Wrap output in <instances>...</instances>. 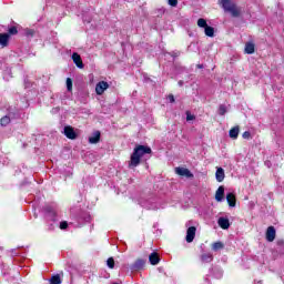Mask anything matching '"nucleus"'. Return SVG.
<instances>
[{
  "label": "nucleus",
  "instance_id": "obj_1",
  "mask_svg": "<svg viewBox=\"0 0 284 284\" xmlns=\"http://www.w3.org/2000/svg\"><path fill=\"white\" fill-rule=\"evenodd\" d=\"M144 154H152V149L145 145H138L133 153L131 154V160L129 161V168L134 170L141 163V158Z\"/></svg>",
  "mask_w": 284,
  "mask_h": 284
},
{
  "label": "nucleus",
  "instance_id": "obj_2",
  "mask_svg": "<svg viewBox=\"0 0 284 284\" xmlns=\"http://www.w3.org/2000/svg\"><path fill=\"white\" fill-rule=\"evenodd\" d=\"M221 6L225 12H230L232 17H240L241 10L236 8V4L232 0H221Z\"/></svg>",
  "mask_w": 284,
  "mask_h": 284
},
{
  "label": "nucleus",
  "instance_id": "obj_3",
  "mask_svg": "<svg viewBox=\"0 0 284 284\" xmlns=\"http://www.w3.org/2000/svg\"><path fill=\"white\" fill-rule=\"evenodd\" d=\"M175 173L179 174V176H185L186 179H194V174H192V172L186 168L178 166L175 168Z\"/></svg>",
  "mask_w": 284,
  "mask_h": 284
},
{
  "label": "nucleus",
  "instance_id": "obj_4",
  "mask_svg": "<svg viewBox=\"0 0 284 284\" xmlns=\"http://www.w3.org/2000/svg\"><path fill=\"white\" fill-rule=\"evenodd\" d=\"M110 88V84H108V82L105 81H101L95 85V92L97 94L101 95L103 94V92H105V90H108Z\"/></svg>",
  "mask_w": 284,
  "mask_h": 284
},
{
  "label": "nucleus",
  "instance_id": "obj_5",
  "mask_svg": "<svg viewBox=\"0 0 284 284\" xmlns=\"http://www.w3.org/2000/svg\"><path fill=\"white\" fill-rule=\"evenodd\" d=\"M195 236H196V227L190 226L186 231V237H185L186 243H192Z\"/></svg>",
  "mask_w": 284,
  "mask_h": 284
},
{
  "label": "nucleus",
  "instance_id": "obj_6",
  "mask_svg": "<svg viewBox=\"0 0 284 284\" xmlns=\"http://www.w3.org/2000/svg\"><path fill=\"white\" fill-rule=\"evenodd\" d=\"M63 134L64 136H67V139H71V141H74V139H77V132H74V128L72 126H64Z\"/></svg>",
  "mask_w": 284,
  "mask_h": 284
},
{
  "label": "nucleus",
  "instance_id": "obj_7",
  "mask_svg": "<svg viewBox=\"0 0 284 284\" xmlns=\"http://www.w3.org/2000/svg\"><path fill=\"white\" fill-rule=\"evenodd\" d=\"M274 239H276V229H274V226H268L266 230V241L272 243Z\"/></svg>",
  "mask_w": 284,
  "mask_h": 284
},
{
  "label": "nucleus",
  "instance_id": "obj_8",
  "mask_svg": "<svg viewBox=\"0 0 284 284\" xmlns=\"http://www.w3.org/2000/svg\"><path fill=\"white\" fill-rule=\"evenodd\" d=\"M143 267H145V260H136L135 263L132 264L131 270H133L134 272H139L141 270H143Z\"/></svg>",
  "mask_w": 284,
  "mask_h": 284
},
{
  "label": "nucleus",
  "instance_id": "obj_9",
  "mask_svg": "<svg viewBox=\"0 0 284 284\" xmlns=\"http://www.w3.org/2000/svg\"><path fill=\"white\" fill-rule=\"evenodd\" d=\"M72 60H73V63H75L77 68H80V70H83L84 68L83 60L81 59V55L79 53H73Z\"/></svg>",
  "mask_w": 284,
  "mask_h": 284
},
{
  "label": "nucleus",
  "instance_id": "obj_10",
  "mask_svg": "<svg viewBox=\"0 0 284 284\" xmlns=\"http://www.w3.org/2000/svg\"><path fill=\"white\" fill-rule=\"evenodd\" d=\"M224 196H225V187L219 186V189L215 192V201H217V203H221Z\"/></svg>",
  "mask_w": 284,
  "mask_h": 284
},
{
  "label": "nucleus",
  "instance_id": "obj_11",
  "mask_svg": "<svg viewBox=\"0 0 284 284\" xmlns=\"http://www.w3.org/2000/svg\"><path fill=\"white\" fill-rule=\"evenodd\" d=\"M215 179L217 183H223V181L225 180V170H223V168H217L215 172Z\"/></svg>",
  "mask_w": 284,
  "mask_h": 284
},
{
  "label": "nucleus",
  "instance_id": "obj_12",
  "mask_svg": "<svg viewBox=\"0 0 284 284\" xmlns=\"http://www.w3.org/2000/svg\"><path fill=\"white\" fill-rule=\"evenodd\" d=\"M217 224L222 230H230V220L227 217H220Z\"/></svg>",
  "mask_w": 284,
  "mask_h": 284
},
{
  "label": "nucleus",
  "instance_id": "obj_13",
  "mask_svg": "<svg viewBox=\"0 0 284 284\" xmlns=\"http://www.w3.org/2000/svg\"><path fill=\"white\" fill-rule=\"evenodd\" d=\"M200 260H201L202 263H212L214 261V255L211 252L203 253L200 256Z\"/></svg>",
  "mask_w": 284,
  "mask_h": 284
},
{
  "label": "nucleus",
  "instance_id": "obj_14",
  "mask_svg": "<svg viewBox=\"0 0 284 284\" xmlns=\"http://www.w3.org/2000/svg\"><path fill=\"white\" fill-rule=\"evenodd\" d=\"M9 41H10V34L9 33H0V45L2 48H7Z\"/></svg>",
  "mask_w": 284,
  "mask_h": 284
},
{
  "label": "nucleus",
  "instance_id": "obj_15",
  "mask_svg": "<svg viewBox=\"0 0 284 284\" xmlns=\"http://www.w3.org/2000/svg\"><path fill=\"white\" fill-rule=\"evenodd\" d=\"M226 201L230 207H236V195H234V193H227Z\"/></svg>",
  "mask_w": 284,
  "mask_h": 284
},
{
  "label": "nucleus",
  "instance_id": "obj_16",
  "mask_svg": "<svg viewBox=\"0 0 284 284\" xmlns=\"http://www.w3.org/2000/svg\"><path fill=\"white\" fill-rule=\"evenodd\" d=\"M101 141V132L95 131L90 138H89V143L91 144H97Z\"/></svg>",
  "mask_w": 284,
  "mask_h": 284
},
{
  "label": "nucleus",
  "instance_id": "obj_17",
  "mask_svg": "<svg viewBox=\"0 0 284 284\" xmlns=\"http://www.w3.org/2000/svg\"><path fill=\"white\" fill-rule=\"evenodd\" d=\"M149 261H150L151 265H159L161 258L159 257L158 253H151L149 255Z\"/></svg>",
  "mask_w": 284,
  "mask_h": 284
},
{
  "label": "nucleus",
  "instance_id": "obj_18",
  "mask_svg": "<svg viewBox=\"0 0 284 284\" xmlns=\"http://www.w3.org/2000/svg\"><path fill=\"white\" fill-rule=\"evenodd\" d=\"M239 132H241V129L239 126H234L229 131L230 139H239Z\"/></svg>",
  "mask_w": 284,
  "mask_h": 284
},
{
  "label": "nucleus",
  "instance_id": "obj_19",
  "mask_svg": "<svg viewBox=\"0 0 284 284\" xmlns=\"http://www.w3.org/2000/svg\"><path fill=\"white\" fill-rule=\"evenodd\" d=\"M254 50H255L254 43L247 42V43L245 44L244 52H245L246 54H254Z\"/></svg>",
  "mask_w": 284,
  "mask_h": 284
},
{
  "label": "nucleus",
  "instance_id": "obj_20",
  "mask_svg": "<svg viewBox=\"0 0 284 284\" xmlns=\"http://www.w3.org/2000/svg\"><path fill=\"white\" fill-rule=\"evenodd\" d=\"M224 245L222 242H215L212 244L213 252H219V250H223Z\"/></svg>",
  "mask_w": 284,
  "mask_h": 284
},
{
  "label": "nucleus",
  "instance_id": "obj_21",
  "mask_svg": "<svg viewBox=\"0 0 284 284\" xmlns=\"http://www.w3.org/2000/svg\"><path fill=\"white\" fill-rule=\"evenodd\" d=\"M50 284H61V276H60L59 274L53 275V276L50 278Z\"/></svg>",
  "mask_w": 284,
  "mask_h": 284
},
{
  "label": "nucleus",
  "instance_id": "obj_22",
  "mask_svg": "<svg viewBox=\"0 0 284 284\" xmlns=\"http://www.w3.org/2000/svg\"><path fill=\"white\" fill-rule=\"evenodd\" d=\"M204 32H205L206 37H214V29L210 26L204 28Z\"/></svg>",
  "mask_w": 284,
  "mask_h": 284
},
{
  "label": "nucleus",
  "instance_id": "obj_23",
  "mask_svg": "<svg viewBox=\"0 0 284 284\" xmlns=\"http://www.w3.org/2000/svg\"><path fill=\"white\" fill-rule=\"evenodd\" d=\"M226 113H227V108H226L224 104H221V105L219 106V114H220L221 116H225Z\"/></svg>",
  "mask_w": 284,
  "mask_h": 284
},
{
  "label": "nucleus",
  "instance_id": "obj_24",
  "mask_svg": "<svg viewBox=\"0 0 284 284\" xmlns=\"http://www.w3.org/2000/svg\"><path fill=\"white\" fill-rule=\"evenodd\" d=\"M9 123H10V116L6 115V116L1 118L0 124H1L3 128H6V125H9Z\"/></svg>",
  "mask_w": 284,
  "mask_h": 284
},
{
  "label": "nucleus",
  "instance_id": "obj_25",
  "mask_svg": "<svg viewBox=\"0 0 284 284\" xmlns=\"http://www.w3.org/2000/svg\"><path fill=\"white\" fill-rule=\"evenodd\" d=\"M197 26H199V28H204L205 29V28H207V21L203 18H200L197 20Z\"/></svg>",
  "mask_w": 284,
  "mask_h": 284
},
{
  "label": "nucleus",
  "instance_id": "obj_26",
  "mask_svg": "<svg viewBox=\"0 0 284 284\" xmlns=\"http://www.w3.org/2000/svg\"><path fill=\"white\" fill-rule=\"evenodd\" d=\"M106 265H108V267H110V270H114V258L109 257L106 261Z\"/></svg>",
  "mask_w": 284,
  "mask_h": 284
},
{
  "label": "nucleus",
  "instance_id": "obj_27",
  "mask_svg": "<svg viewBox=\"0 0 284 284\" xmlns=\"http://www.w3.org/2000/svg\"><path fill=\"white\" fill-rule=\"evenodd\" d=\"M168 3L171 8H176V6H179V0H168Z\"/></svg>",
  "mask_w": 284,
  "mask_h": 284
},
{
  "label": "nucleus",
  "instance_id": "obj_28",
  "mask_svg": "<svg viewBox=\"0 0 284 284\" xmlns=\"http://www.w3.org/2000/svg\"><path fill=\"white\" fill-rule=\"evenodd\" d=\"M67 89L69 92H72V79L70 78L67 79Z\"/></svg>",
  "mask_w": 284,
  "mask_h": 284
},
{
  "label": "nucleus",
  "instance_id": "obj_29",
  "mask_svg": "<svg viewBox=\"0 0 284 284\" xmlns=\"http://www.w3.org/2000/svg\"><path fill=\"white\" fill-rule=\"evenodd\" d=\"M194 119H196V116L190 113V111H186V121H194Z\"/></svg>",
  "mask_w": 284,
  "mask_h": 284
},
{
  "label": "nucleus",
  "instance_id": "obj_30",
  "mask_svg": "<svg viewBox=\"0 0 284 284\" xmlns=\"http://www.w3.org/2000/svg\"><path fill=\"white\" fill-rule=\"evenodd\" d=\"M18 32L17 27L9 28V34H17Z\"/></svg>",
  "mask_w": 284,
  "mask_h": 284
},
{
  "label": "nucleus",
  "instance_id": "obj_31",
  "mask_svg": "<svg viewBox=\"0 0 284 284\" xmlns=\"http://www.w3.org/2000/svg\"><path fill=\"white\" fill-rule=\"evenodd\" d=\"M243 139H251L252 136V133H250V131H245L243 134H242Z\"/></svg>",
  "mask_w": 284,
  "mask_h": 284
},
{
  "label": "nucleus",
  "instance_id": "obj_32",
  "mask_svg": "<svg viewBox=\"0 0 284 284\" xmlns=\"http://www.w3.org/2000/svg\"><path fill=\"white\" fill-rule=\"evenodd\" d=\"M60 230H68V222H61Z\"/></svg>",
  "mask_w": 284,
  "mask_h": 284
},
{
  "label": "nucleus",
  "instance_id": "obj_33",
  "mask_svg": "<svg viewBox=\"0 0 284 284\" xmlns=\"http://www.w3.org/2000/svg\"><path fill=\"white\" fill-rule=\"evenodd\" d=\"M170 103H174V95H169Z\"/></svg>",
  "mask_w": 284,
  "mask_h": 284
},
{
  "label": "nucleus",
  "instance_id": "obj_34",
  "mask_svg": "<svg viewBox=\"0 0 284 284\" xmlns=\"http://www.w3.org/2000/svg\"><path fill=\"white\" fill-rule=\"evenodd\" d=\"M197 68H199L200 70H203V64H197Z\"/></svg>",
  "mask_w": 284,
  "mask_h": 284
},
{
  "label": "nucleus",
  "instance_id": "obj_35",
  "mask_svg": "<svg viewBox=\"0 0 284 284\" xmlns=\"http://www.w3.org/2000/svg\"><path fill=\"white\" fill-rule=\"evenodd\" d=\"M179 85H183V81H179Z\"/></svg>",
  "mask_w": 284,
  "mask_h": 284
}]
</instances>
